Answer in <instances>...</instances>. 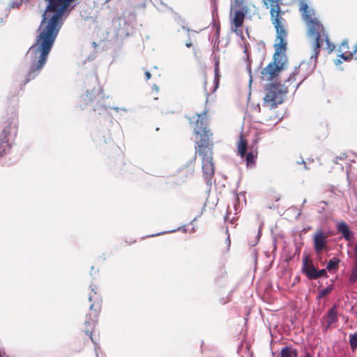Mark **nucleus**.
Instances as JSON below:
<instances>
[{"instance_id": "f257e3e1", "label": "nucleus", "mask_w": 357, "mask_h": 357, "mask_svg": "<svg viewBox=\"0 0 357 357\" xmlns=\"http://www.w3.org/2000/svg\"><path fill=\"white\" fill-rule=\"evenodd\" d=\"M188 119L194 128V132L200 136V140L196 142V154L201 157L204 177L206 183H209L215 173V166L213 162V144L209 138L212 134L207 128L206 112L195 114Z\"/></svg>"}, {"instance_id": "f03ea898", "label": "nucleus", "mask_w": 357, "mask_h": 357, "mask_svg": "<svg viewBox=\"0 0 357 357\" xmlns=\"http://www.w3.org/2000/svg\"><path fill=\"white\" fill-rule=\"evenodd\" d=\"M263 3L269 9L271 22L275 30V43L280 48L287 47L288 36L287 22L284 17L286 11L282 10V0H263Z\"/></svg>"}, {"instance_id": "7ed1b4c3", "label": "nucleus", "mask_w": 357, "mask_h": 357, "mask_svg": "<svg viewBox=\"0 0 357 357\" xmlns=\"http://www.w3.org/2000/svg\"><path fill=\"white\" fill-rule=\"evenodd\" d=\"M89 300L91 303L90 305V312L86 316V319L84 324V328L80 332L79 336V339L83 340L84 343H88L90 341L94 342L92 333L102 309V296L98 287L95 285L91 286Z\"/></svg>"}, {"instance_id": "20e7f679", "label": "nucleus", "mask_w": 357, "mask_h": 357, "mask_svg": "<svg viewBox=\"0 0 357 357\" xmlns=\"http://www.w3.org/2000/svg\"><path fill=\"white\" fill-rule=\"evenodd\" d=\"M274 48L273 61L263 68L261 72V79L264 81H271L276 78L280 72L284 69L287 47L284 46L283 48H280L279 45H274Z\"/></svg>"}, {"instance_id": "39448f33", "label": "nucleus", "mask_w": 357, "mask_h": 357, "mask_svg": "<svg viewBox=\"0 0 357 357\" xmlns=\"http://www.w3.org/2000/svg\"><path fill=\"white\" fill-rule=\"evenodd\" d=\"M305 24L307 27L308 36L314 39L312 45L314 54L311 56V58L317 59L319 54L323 42L326 41L329 43L328 36L318 17Z\"/></svg>"}, {"instance_id": "423d86ee", "label": "nucleus", "mask_w": 357, "mask_h": 357, "mask_svg": "<svg viewBox=\"0 0 357 357\" xmlns=\"http://www.w3.org/2000/svg\"><path fill=\"white\" fill-rule=\"evenodd\" d=\"M288 92L287 87L280 84L270 83L265 87L263 105L270 109L276 108L284 101V96Z\"/></svg>"}, {"instance_id": "0eeeda50", "label": "nucleus", "mask_w": 357, "mask_h": 357, "mask_svg": "<svg viewBox=\"0 0 357 357\" xmlns=\"http://www.w3.org/2000/svg\"><path fill=\"white\" fill-rule=\"evenodd\" d=\"M195 161L196 156L186 165L182 167L176 174L174 175V183L181 184V183H184L187 179L192 177L195 169Z\"/></svg>"}, {"instance_id": "6e6552de", "label": "nucleus", "mask_w": 357, "mask_h": 357, "mask_svg": "<svg viewBox=\"0 0 357 357\" xmlns=\"http://www.w3.org/2000/svg\"><path fill=\"white\" fill-rule=\"evenodd\" d=\"M308 1L309 0H297L298 10L301 15L302 19L305 23L318 17L315 10L308 5Z\"/></svg>"}, {"instance_id": "1a4fd4ad", "label": "nucleus", "mask_w": 357, "mask_h": 357, "mask_svg": "<svg viewBox=\"0 0 357 357\" xmlns=\"http://www.w3.org/2000/svg\"><path fill=\"white\" fill-rule=\"evenodd\" d=\"M329 234L321 229H318L313 235V245L315 252L317 254L321 253L326 249L328 243Z\"/></svg>"}, {"instance_id": "9d476101", "label": "nucleus", "mask_w": 357, "mask_h": 357, "mask_svg": "<svg viewBox=\"0 0 357 357\" xmlns=\"http://www.w3.org/2000/svg\"><path fill=\"white\" fill-rule=\"evenodd\" d=\"M323 319L326 321V331L329 328L335 327V324L338 321L337 307L333 305L323 317Z\"/></svg>"}, {"instance_id": "9b49d317", "label": "nucleus", "mask_w": 357, "mask_h": 357, "mask_svg": "<svg viewBox=\"0 0 357 357\" xmlns=\"http://www.w3.org/2000/svg\"><path fill=\"white\" fill-rule=\"evenodd\" d=\"M245 17V12L242 10H235L234 13V16L231 20V24L234 28L232 27L233 31L238 34V31L240 33H242V31L239 30L244 22V19Z\"/></svg>"}, {"instance_id": "f8f14e48", "label": "nucleus", "mask_w": 357, "mask_h": 357, "mask_svg": "<svg viewBox=\"0 0 357 357\" xmlns=\"http://www.w3.org/2000/svg\"><path fill=\"white\" fill-rule=\"evenodd\" d=\"M17 125L12 121H7L3 128L2 132L0 135V139L9 141V137L11 135L15 136L17 135Z\"/></svg>"}, {"instance_id": "ddd939ff", "label": "nucleus", "mask_w": 357, "mask_h": 357, "mask_svg": "<svg viewBox=\"0 0 357 357\" xmlns=\"http://www.w3.org/2000/svg\"><path fill=\"white\" fill-rule=\"evenodd\" d=\"M317 268L312 264L311 261H308L307 257H305L303 262V271L306 276L310 280H314L317 275Z\"/></svg>"}, {"instance_id": "4468645a", "label": "nucleus", "mask_w": 357, "mask_h": 357, "mask_svg": "<svg viewBox=\"0 0 357 357\" xmlns=\"http://www.w3.org/2000/svg\"><path fill=\"white\" fill-rule=\"evenodd\" d=\"M337 229L346 241H350L354 238V235L349 229L347 224L345 222H340L337 225Z\"/></svg>"}, {"instance_id": "2eb2a0df", "label": "nucleus", "mask_w": 357, "mask_h": 357, "mask_svg": "<svg viewBox=\"0 0 357 357\" xmlns=\"http://www.w3.org/2000/svg\"><path fill=\"white\" fill-rule=\"evenodd\" d=\"M248 149V142L241 134L240 135V139L237 143V149L238 154L241 156V158H244L245 156V153L247 152Z\"/></svg>"}, {"instance_id": "dca6fc26", "label": "nucleus", "mask_w": 357, "mask_h": 357, "mask_svg": "<svg viewBox=\"0 0 357 357\" xmlns=\"http://www.w3.org/2000/svg\"><path fill=\"white\" fill-rule=\"evenodd\" d=\"M298 350L292 346H286L280 351V357H298Z\"/></svg>"}, {"instance_id": "f3484780", "label": "nucleus", "mask_w": 357, "mask_h": 357, "mask_svg": "<svg viewBox=\"0 0 357 357\" xmlns=\"http://www.w3.org/2000/svg\"><path fill=\"white\" fill-rule=\"evenodd\" d=\"M258 152L257 150H251L248 153H245L244 158L245 159L246 165L248 167H253L255 165V161L257 158Z\"/></svg>"}, {"instance_id": "a211bd4d", "label": "nucleus", "mask_w": 357, "mask_h": 357, "mask_svg": "<svg viewBox=\"0 0 357 357\" xmlns=\"http://www.w3.org/2000/svg\"><path fill=\"white\" fill-rule=\"evenodd\" d=\"M12 144L8 140L0 139V156L5 155L11 149Z\"/></svg>"}, {"instance_id": "6ab92c4d", "label": "nucleus", "mask_w": 357, "mask_h": 357, "mask_svg": "<svg viewBox=\"0 0 357 357\" xmlns=\"http://www.w3.org/2000/svg\"><path fill=\"white\" fill-rule=\"evenodd\" d=\"M340 262V259L337 257H333L331 259L327 264L326 269L328 271H332L333 270H337L338 268V265Z\"/></svg>"}, {"instance_id": "aec40b11", "label": "nucleus", "mask_w": 357, "mask_h": 357, "mask_svg": "<svg viewBox=\"0 0 357 357\" xmlns=\"http://www.w3.org/2000/svg\"><path fill=\"white\" fill-rule=\"evenodd\" d=\"M354 48H356V47ZM348 50H349V43H348V41H343L341 43V45H340V51L342 52V54L340 55V56L344 61H346V60L342 57V55L348 56V55H349L350 54H351L354 51V50H353L352 52H349ZM354 50H355V49H354Z\"/></svg>"}, {"instance_id": "412c9836", "label": "nucleus", "mask_w": 357, "mask_h": 357, "mask_svg": "<svg viewBox=\"0 0 357 357\" xmlns=\"http://www.w3.org/2000/svg\"><path fill=\"white\" fill-rule=\"evenodd\" d=\"M357 280V259H354V264L352 267L351 273L349 277V282L353 284Z\"/></svg>"}, {"instance_id": "4be33fe9", "label": "nucleus", "mask_w": 357, "mask_h": 357, "mask_svg": "<svg viewBox=\"0 0 357 357\" xmlns=\"http://www.w3.org/2000/svg\"><path fill=\"white\" fill-rule=\"evenodd\" d=\"M349 344L352 350L357 348V332L349 335Z\"/></svg>"}, {"instance_id": "5701e85b", "label": "nucleus", "mask_w": 357, "mask_h": 357, "mask_svg": "<svg viewBox=\"0 0 357 357\" xmlns=\"http://www.w3.org/2000/svg\"><path fill=\"white\" fill-rule=\"evenodd\" d=\"M219 79H220L219 62L216 61L215 67V79H214V82H215V89H216L218 87V82H219Z\"/></svg>"}, {"instance_id": "b1692460", "label": "nucleus", "mask_w": 357, "mask_h": 357, "mask_svg": "<svg viewBox=\"0 0 357 357\" xmlns=\"http://www.w3.org/2000/svg\"><path fill=\"white\" fill-rule=\"evenodd\" d=\"M82 99L84 105H88L93 101L92 94L88 92L82 96Z\"/></svg>"}, {"instance_id": "393cba45", "label": "nucleus", "mask_w": 357, "mask_h": 357, "mask_svg": "<svg viewBox=\"0 0 357 357\" xmlns=\"http://www.w3.org/2000/svg\"><path fill=\"white\" fill-rule=\"evenodd\" d=\"M332 289L333 288L331 287H326V288L319 291L318 297L323 298V297L326 296L328 294H329L331 293V291H332Z\"/></svg>"}, {"instance_id": "a878e982", "label": "nucleus", "mask_w": 357, "mask_h": 357, "mask_svg": "<svg viewBox=\"0 0 357 357\" xmlns=\"http://www.w3.org/2000/svg\"><path fill=\"white\" fill-rule=\"evenodd\" d=\"M23 1V0H13L9 3V8H18Z\"/></svg>"}, {"instance_id": "bb28decb", "label": "nucleus", "mask_w": 357, "mask_h": 357, "mask_svg": "<svg viewBox=\"0 0 357 357\" xmlns=\"http://www.w3.org/2000/svg\"><path fill=\"white\" fill-rule=\"evenodd\" d=\"M342 57L345 60H351L352 59H357V45H356V48H355L354 51L351 54H350L348 56L342 55Z\"/></svg>"}, {"instance_id": "cd10ccee", "label": "nucleus", "mask_w": 357, "mask_h": 357, "mask_svg": "<svg viewBox=\"0 0 357 357\" xmlns=\"http://www.w3.org/2000/svg\"><path fill=\"white\" fill-rule=\"evenodd\" d=\"M314 276H315V279H317L322 276L328 277L326 270V269L317 270V275Z\"/></svg>"}, {"instance_id": "c85d7f7f", "label": "nucleus", "mask_w": 357, "mask_h": 357, "mask_svg": "<svg viewBox=\"0 0 357 357\" xmlns=\"http://www.w3.org/2000/svg\"><path fill=\"white\" fill-rule=\"evenodd\" d=\"M268 199L277 202L280 199V197H278V195L274 193H271L268 195Z\"/></svg>"}, {"instance_id": "c756f323", "label": "nucleus", "mask_w": 357, "mask_h": 357, "mask_svg": "<svg viewBox=\"0 0 357 357\" xmlns=\"http://www.w3.org/2000/svg\"><path fill=\"white\" fill-rule=\"evenodd\" d=\"M225 243L227 244L226 250L229 251V248H230V245H231V241H230V238H229V235L227 236V238L225 240Z\"/></svg>"}, {"instance_id": "7c9ffc66", "label": "nucleus", "mask_w": 357, "mask_h": 357, "mask_svg": "<svg viewBox=\"0 0 357 357\" xmlns=\"http://www.w3.org/2000/svg\"><path fill=\"white\" fill-rule=\"evenodd\" d=\"M234 2L237 6H241L244 3L245 0H234Z\"/></svg>"}, {"instance_id": "2f4dec72", "label": "nucleus", "mask_w": 357, "mask_h": 357, "mask_svg": "<svg viewBox=\"0 0 357 357\" xmlns=\"http://www.w3.org/2000/svg\"><path fill=\"white\" fill-rule=\"evenodd\" d=\"M144 75L146 80H149L151 77V75L149 71H146Z\"/></svg>"}, {"instance_id": "473e14b6", "label": "nucleus", "mask_w": 357, "mask_h": 357, "mask_svg": "<svg viewBox=\"0 0 357 357\" xmlns=\"http://www.w3.org/2000/svg\"><path fill=\"white\" fill-rule=\"evenodd\" d=\"M354 259H357V243L354 247Z\"/></svg>"}, {"instance_id": "72a5a7b5", "label": "nucleus", "mask_w": 357, "mask_h": 357, "mask_svg": "<svg viewBox=\"0 0 357 357\" xmlns=\"http://www.w3.org/2000/svg\"><path fill=\"white\" fill-rule=\"evenodd\" d=\"M185 45L188 47H191L192 46V43L191 40H190L187 41L185 43Z\"/></svg>"}, {"instance_id": "f704fd0d", "label": "nucleus", "mask_w": 357, "mask_h": 357, "mask_svg": "<svg viewBox=\"0 0 357 357\" xmlns=\"http://www.w3.org/2000/svg\"><path fill=\"white\" fill-rule=\"evenodd\" d=\"M204 84L206 85V73L204 74Z\"/></svg>"}, {"instance_id": "c9c22d12", "label": "nucleus", "mask_w": 357, "mask_h": 357, "mask_svg": "<svg viewBox=\"0 0 357 357\" xmlns=\"http://www.w3.org/2000/svg\"><path fill=\"white\" fill-rule=\"evenodd\" d=\"M305 357H311L310 354L309 353H307L305 356Z\"/></svg>"}, {"instance_id": "e433bc0d", "label": "nucleus", "mask_w": 357, "mask_h": 357, "mask_svg": "<svg viewBox=\"0 0 357 357\" xmlns=\"http://www.w3.org/2000/svg\"><path fill=\"white\" fill-rule=\"evenodd\" d=\"M335 163H337L338 162V158H336V160L334 161Z\"/></svg>"}, {"instance_id": "4c0bfd02", "label": "nucleus", "mask_w": 357, "mask_h": 357, "mask_svg": "<svg viewBox=\"0 0 357 357\" xmlns=\"http://www.w3.org/2000/svg\"><path fill=\"white\" fill-rule=\"evenodd\" d=\"M23 1H25V2H28V1H29L30 0H23Z\"/></svg>"}, {"instance_id": "58836bf2", "label": "nucleus", "mask_w": 357, "mask_h": 357, "mask_svg": "<svg viewBox=\"0 0 357 357\" xmlns=\"http://www.w3.org/2000/svg\"><path fill=\"white\" fill-rule=\"evenodd\" d=\"M187 31H188V33H190V31L189 29H187Z\"/></svg>"}]
</instances>
